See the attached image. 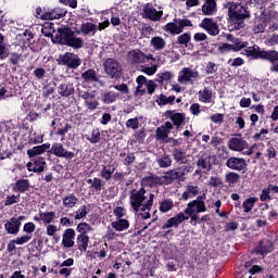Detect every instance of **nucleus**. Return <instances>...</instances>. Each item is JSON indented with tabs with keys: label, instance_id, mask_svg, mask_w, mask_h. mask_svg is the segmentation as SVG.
<instances>
[{
	"label": "nucleus",
	"instance_id": "obj_1",
	"mask_svg": "<svg viewBox=\"0 0 278 278\" xmlns=\"http://www.w3.org/2000/svg\"><path fill=\"white\" fill-rule=\"evenodd\" d=\"M232 51L238 53L241 51V55H247L249 60H264L270 62L271 66L269 71L271 73H278V51L261 49L257 43L249 47V41H242L237 38L232 45Z\"/></svg>",
	"mask_w": 278,
	"mask_h": 278
},
{
	"label": "nucleus",
	"instance_id": "obj_2",
	"mask_svg": "<svg viewBox=\"0 0 278 278\" xmlns=\"http://www.w3.org/2000/svg\"><path fill=\"white\" fill-rule=\"evenodd\" d=\"M228 16L233 23L235 29H244L247 27L244 21L251 18V11H249V7L238 3L228 9Z\"/></svg>",
	"mask_w": 278,
	"mask_h": 278
},
{
	"label": "nucleus",
	"instance_id": "obj_3",
	"mask_svg": "<svg viewBox=\"0 0 278 278\" xmlns=\"http://www.w3.org/2000/svg\"><path fill=\"white\" fill-rule=\"evenodd\" d=\"M205 199H207V195L203 193L199 195L195 200L189 202L187 204V207L184 210V214L191 218V223H197V220H199V214L207 212Z\"/></svg>",
	"mask_w": 278,
	"mask_h": 278
},
{
	"label": "nucleus",
	"instance_id": "obj_4",
	"mask_svg": "<svg viewBox=\"0 0 278 278\" xmlns=\"http://www.w3.org/2000/svg\"><path fill=\"white\" fill-rule=\"evenodd\" d=\"M76 231H78L76 238L77 249L80 251V253H86V251H88V244H90L88 231H92V226L86 222H83L77 225Z\"/></svg>",
	"mask_w": 278,
	"mask_h": 278
},
{
	"label": "nucleus",
	"instance_id": "obj_5",
	"mask_svg": "<svg viewBox=\"0 0 278 278\" xmlns=\"http://www.w3.org/2000/svg\"><path fill=\"white\" fill-rule=\"evenodd\" d=\"M189 173H192V167L188 165H181L177 168L169 169L164 175V179H166V186H170L173 181H186V177Z\"/></svg>",
	"mask_w": 278,
	"mask_h": 278
},
{
	"label": "nucleus",
	"instance_id": "obj_6",
	"mask_svg": "<svg viewBox=\"0 0 278 278\" xmlns=\"http://www.w3.org/2000/svg\"><path fill=\"white\" fill-rule=\"evenodd\" d=\"M147 189H144V187H141L139 190H130L129 205L131 210H134V212L138 214V212H140V207H142V203H147Z\"/></svg>",
	"mask_w": 278,
	"mask_h": 278
},
{
	"label": "nucleus",
	"instance_id": "obj_7",
	"mask_svg": "<svg viewBox=\"0 0 278 278\" xmlns=\"http://www.w3.org/2000/svg\"><path fill=\"white\" fill-rule=\"evenodd\" d=\"M186 27H192V21L189 18H174V22H169L164 26V31L172 34V36H179L184 34Z\"/></svg>",
	"mask_w": 278,
	"mask_h": 278
},
{
	"label": "nucleus",
	"instance_id": "obj_8",
	"mask_svg": "<svg viewBox=\"0 0 278 278\" xmlns=\"http://www.w3.org/2000/svg\"><path fill=\"white\" fill-rule=\"evenodd\" d=\"M56 62L60 66H67V68H72L74 71L81 66V59H79V55L73 52H65L64 54H60Z\"/></svg>",
	"mask_w": 278,
	"mask_h": 278
},
{
	"label": "nucleus",
	"instance_id": "obj_9",
	"mask_svg": "<svg viewBox=\"0 0 278 278\" xmlns=\"http://www.w3.org/2000/svg\"><path fill=\"white\" fill-rule=\"evenodd\" d=\"M104 71L112 79H121L123 75V66L116 59H108L104 64Z\"/></svg>",
	"mask_w": 278,
	"mask_h": 278
},
{
	"label": "nucleus",
	"instance_id": "obj_10",
	"mask_svg": "<svg viewBox=\"0 0 278 278\" xmlns=\"http://www.w3.org/2000/svg\"><path fill=\"white\" fill-rule=\"evenodd\" d=\"M74 33L75 31H73L72 27H60L58 28V33L55 34V36L52 37V42L54 45H61L62 47H66Z\"/></svg>",
	"mask_w": 278,
	"mask_h": 278
},
{
	"label": "nucleus",
	"instance_id": "obj_11",
	"mask_svg": "<svg viewBox=\"0 0 278 278\" xmlns=\"http://www.w3.org/2000/svg\"><path fill=\"white\" fill-rule=\"evenodd\" d=\"M48 153L55 155V157H63L64 160H67V162H71V160L75 157V152L64 149V144L61 142H54L51 149L48 150Z\"/></svg>",
	"mask_w": 278,
	"mask_h": 278
},
{
	"label": "nucleus",
	"instance_id": "obj_12",
	"mask_svg": "<svg viewBox=\"0 0 278 278\" xmlns=\"http://www.w3.org/2000/svg\"><path fill=\"white\" fill-rule=\"evenodd\" d=\"M166 118H169L173 125V129L179 131L182 125L186 124V113H177L175 110H167L165 112Z\"/></svg>",
	"mask_w": 278,
	"mask_h": 278
},
{
	"label": "nucleus",
	"instance_id": "obj_13",
	"mask_svg": "<svg viewBox=\"0 0 278 278\" xmlns=\"http://www.w3.org/2000/svg\"><path fill=\"white\" fill-rule=\"evenodd\" d=\"M66 14H68V11H66V9H62V8L48 9L42 13L41 21H60V18H64Z\"/></svg>",
	"mask_w": 278,
	"mask_h": 278
},
{
	"label": "nucleus",
	"instance_id": "obj_14",
	"mask_svg": "<svg viewBox=\"0 0 278 278\" xmlns=\"http://www.w3.org/2000/svg\"><path fill=\"white\" fill-rule=\"evenodd\" d=\"M227 168L230 170H238L239 173H247V160L243 157L231 156L226 162Z\"/></svg>",
	"mask_w": 278,
	"mask_h": 278
},
{
	"label": "nucleus",
	"instance_id": "obj_15",
	"mask_svg": "<svg viewBox=\"0 0 278 278\" xmlns=\"http://www.w3.org/2000/svg\"><path fill=\"white\" fill-rule=\"evenodd\" d=\"M273 251H275V244L270 239L261 240L257 247L253 249V253L257 255H266V253H273Z\"/></svg>",
	"mask_w": 278,
	"mask_h": 278
},
{
	"label": "nucleus",
	"instance_id": "obj_16",
	"mask_svg": "<svg viewBox=\"0 0 278 278\" xmlns=\"http://www.w3.org/2000/svg\"><path fill=\"white\" fill-rule=\"evenodd\" d=\"M202 29H205L210 36H218L220 34V29L218 28V24L214 22L213 18L204 17L202 23L199 25Z\"/></svg>",
	"mask_w": 278,
	"mask_h": 278
},
{
	"label": "nucleus",
	"instance_id": "obj_17",
	"mask_svg": "<svg viewBox=\"0 0 278 278\" xmlns=\"http://www.w3.org/2000/svg\"><path fill=\"white\" fill-rule=\"evenodd\" d=\"M141 186H148L149 188H153V186H166V179H164V176L150 174V176L141 179Z\"/></svg>",
	"mask_w": 278,
	"mask_h": 278
},
{
	"label": "nucleus",
	"instance_id": "obj_18",
	"mask_svg": "<svg viewBox=\"0 0 278 278\" xmlns=\"http://www.w3.org/2000/svg\"><path fill=\"white\" fill-rule=\"evenodd\" d=\"M51 127L55 134V136H66L68 134V129H71V125L66 122H62L61 118H55L51 123Z\"/></svg>",
	"mask_w": 278,
	"mask_h": 278
},
{
	"label": "nucleus",
	"instance_id": "obj_19",
	"mask_svg": "<svg viewBox=\"0 0 278 278\" xmlns=\"http://www.w3.org/2000/svg\"><path fill=\"white\" fill-rule=\"evenodd\" d=\"M216 156L210 155L207 153H203L202 155L199 156L197 161V166L204 170V173H210L212 170V160H215Z\"/></svg>",
	"mask_w": 278,
	"mask_h": 278
},
{
	"label": "nucleus",
	"instance_id": "obj_20",
	"mask_svg": "<svg viewBox=\"0 0 278 278\" xmlns=\"http://www.w3.org/2000/svg\"><path fill=\"white\" fill-rule=\"evenodd\" d=\"M51 149V143L47 142V143H42L40 146H35L31 149L27 150V155L29 157V160H34L36 157H40V155H42V153H49V150Z\"/></svg>",
	"mask_w": 278,
	"mask_h": 278
},
{
	"label": "nucleus",
	"instance_id": "obj_21",
	"mask_svg": "<svg viewBox=\"0 0 278 278\" xmlns=\"http://www.w3.org/2000/svg\"><path fill=\"white\" fill-rule=\"evenodd\" d=\"M162 16H164L163 11H157V9L151 7L150 4H146L143 7V18H149V21H161Z\"/></svg>",
	"mask_w": 278,
	"mask_h": 278
},
{
	"label": "nucleus",
	"instance_id": "obj_22",
	"mask_svg": "<svg viewBox=\"0 0 278 278\" xmlns=\"http://www.w3.org/2000/svg\"><path fill=\"white\" fill-rule=\"evenodd\" d=\"M228 148L230 151L242 152L244 149H249V142L243 138L232 137L228 142Z\"/></svg>",
	"mask_w": 278,
	"mask_h": 278
},
{
	"label": "nucleus",
	"instance_id": "obj_23",
	"mask_svg": "<svg viewBox=\"0 0 278 278\" xmlns=\"http://www.w3.org/2000/svg\"><path fill=\"white\" fill-rule=\"evenodd\" d=\"M75 236L77 233L73 228H67L63 231L62 245L64 249H73L75 247Z\"/></svg>",
	"mask_w": 278,
	"mask_h": 278
},
{
	"label": "nucleus",
	"instance_id": "obj_24",
	"mask_svg": "<svg viewBox=\"0 0 278 278\" xmlns=\"http://www.w3.org/2000/svg\"><path fill=\"white\" fill-rule=\"evenodd\" d=\"M170 131H173V123L165 122L164 125L157 127L155 130L156 140H166Z\"/></svg>",
	"mask_w": 278,
	"mask_h": 278
},
{
	"label": "nucleus",
	"instance_id": "obj_25",
	"mask_svg": "<svg viewBox=\"0 0 278 278\" xmlns=\"http://www.w3.org/2000/svg\"><path fill=\"white\" fill-rule=\"evenodd\" d=\"M184 220H188V217L184 214V212L178 213L174 217H170L163 226L162 229H170V227H178L184 223Z\"/></svg>",
	"mask_w": 278,
	"mask_h": 278
},
{
	"label": "nucleus",
	"instance_id": "obj_26",
	"mask_svg": "<svg viewBox=\"0 0 278 278\" xmlns=\"http://www.w3.org/2000/svg\"><path fill=\"white\" fill-rule=\"evenodd\" d=\"M216 0H205V3L202 5V14L204 16H214L217 12Z\"/></svg>",
	"mask_w": 278,
	"mask_h": 278
},
{
	"label": "nucleus",
	"instance_id": "obj_27",
	"mask_svg": "<svg viewBox=\"0 0 278 278\" xmlns=\"http://www.w3.org/2000/svg\"><path fill=\"white\" fill-rule=\"evenodd\" d=\"M4 229L11 236H16L21 231V223L16 222V217H12L4 224Z\"/></svg>",
	"mask_w": 278,
	"mask_h": 278
},
{
	"label": "nucleus",
	"instance_id": "obj_28",
	"mask_svg": "<svg viewBox=\"0 0 278 278\" xmlns=\"http://www.w3.org/2000/svg\"><path fill=\"white\" fill-rule=\"evenodd\" d=\"M136 84H137V88L135 91V97H138V94H140V97H144V94H147V89H142V87L147 86V84H149V80L144 75H139L136 78Z\"/></svg>",
	"mask_w": 278,
	"mask_h": 278
},
{
	"label": "nucleus",
	"instance_id": "obj_29",
	"mask_svg": "<svg viewBox=\"0 0 278 278\" xmlns=\"http://www.w3.org/2000/svg\"><path fill=\"white\" fill-rule=\"evenodd\" d=\"M29 188H31L29 179L22 178L14 184L13 191L23 194L24 192H27Z\"/></svg>",
	"mask_w": 278,
	"mask_h": 278
},
{
	"label": "nucleus",
	"instance_id": "obj_30",
	"mask_svg": "<svg viewBox=\"0 0 278 278\" xmlns=\"http://www.w3.org/2000/svg\"><path fill=\"white\" fill-rule=\"evenodd\" d=\"M30 160L34 164L33 173H45V166H47V160L43 156H37Z\"/></svg>",
	"mask_w": 278,
	"mask_h": 278
},
{
	"label": "nucleus",
	"instance_id": "obj_31",
	"mask_svg": "<svg viewBox=\"0 0 278 278\" xmlns=\"http://www.w3.org/2000/svg\"><path fill=\"white\" fill-rule=\"evenodd\" d=\"M58 92L61 97H71L75 92V86L71 83H63L58 87Z\"/></svg>",
	"mask_w": 278,
	"mask_h": 278
},
{
	"label": "nucleus",
	"instance_id": "obj_32",
	"mask_svg": "<svg viewBox=\"0 0 278 278\" xmlns=\"http://www.w3.org/2000/svg\"><path fill=\"white\" fill-rule=\"evenodd\" d=\"M81 79L85 84H92L99 81V76L97 75V71L89 68L81 74Z\"/></svg>",
	"mask_w": 278,
	"mask_h": 278
},
{
	"label": "nucleus",
	"instance_id": "obj_33",
	"mask_svg": "<svg viewBox=\"0 0 278 278\" xmlns=\"http://www.w3.org/2000/svg\"><path fill=\"white\" fill-rule=\"evenodd\" d=\"M77 34H84V36L92 34V36H94V34H97V24L90 22L83 23L80 29L77 30Z\"/></svg>",
	"mask_w": 278,
	"mask_h": 278
},
{
	"label": "nucleus",
	"instance_id": "obj_34",
	"mask_svg": "<svg viewBox=\"0 0 278 278\" xmlns=\"http://www.w3.org/2000/svg\"><path fill=\"white\" fill-rule=\"evenodd\" d=\"M66 47H71L75 50L84 49V39H81V37L75 36V33H73L72 37H70V41H67Z\"/></svg>",
	"mask_w": 278,
	"mask_h": 278
},
{
	"label": "nucleus",
	"instance_id": "obj_35",
	"mask_svg": "<svg viewBox=\"0 0 278 278\" xmlns=\"http://www.w3.org/2000/svg\"><path fill=\"white\" fill-rule=\"evenodd\" d=\"M225 184H227L230 188H233L236 184H240V174L236 172H228L225 175Z\"/></svg>",
	"mask_w": 278,
	"mask_h": 278
},
{
	"label": "nucleus",
	"instance_id": "obj_36",
	"mask_svg": "<svg viewBox=\"0 0 278 278\" xmlns=\"http://www.w3.org/2000/svg\"><path fill=\"white\" fill-rule=\"evenodd\" d=\"M176 99L177 97L175 96L166 97V94L161 93L156 99V103L160 105V108H163V105H175Z\"/></svg>",
	"mask_w": 278,
	"mask_h": 278
},
{
	"label": "nucleus",
	"instance_id": "obj_37",
	"mask_svg": "<svg viewBox=\"0 0 278 278\" xmlns=\"http://www.w3.org/2000/svg\"><path fill=\"white\" fill-rule=\"evenodd\" d=\"M172 157L176 164H186V151L179 148L173 150Z\"/></svg>",
	"mask_w": 278,
	"mask_h": 278
},
{
	"label": "nucleus",
	"instance_id": "obj_38",
	"mask_svg": "<svg viewBox=\"0 0 278 278\" xmlns=\"http://www.w3.org/2000/svg\"><path fill=\"white\" fill-rule=\"evenodd\" d=\"M87 184L90 186V190H93V192H101L103 190V180L101 178L94 177L87 179Z\"/></svg>",
	"mask_w": 278,
	"mask_h": 278
},
{
	"label": "nucleus",
	"instance_id": "obj_39",
	"mask_svg": "<svg viewBox=\"0 0 278 278\" xmlns=\"http://www.w3.org/2000/svg\"><path fill=\"white\" fill-rule=\"evenodd\" d=\"M114 170H116V167L112 168L110 165H102L100 177L104 179V181H110L114 175Z\"/></svg>",
	"mask_w": 278,
	"mask_h": 278
},
{
	"label": "nucleus",
	"instance_id": "obj_40",
	"mask_svg": "<svg viewBox=\"0 0 278 278\" xmlns=\"http://www.w3.org/2000/svg\"><path fill=\"white\" fill-rule=\"evenodd\" d=\"M191 40H192V34L184 33L177 37L175 45H179L180 47L187 48L188 45H190Z\"/></svg>",
	"mask_w": 278,
	"mask_h": 278
},
{
	"label": "nucleus",
	"instance_id": "obj_41",
	"mask_svg": "<svg viewBox=\"0 0 278 278\" xmlns=\"http://www.w3.org/2000/svg\"><path fill=\"white\" fill-rule=\"evenodd\" d=\"M257 201H258V199L256 197L247 198L242 203L243 212L245 214H249L250 212H252L253 207H255V203H257Z\"/></svg>",
	"mask_w": 278,
	"mask_h": 278
},
{
	"label": "nucleus",
	"instance_id": "obj_42",
	"mask_svg": "<svg viewBox=\"0 0 278 278\" xmlns=\"http://www.w3.org/2000/svg\"><path fill=\"white\" fill-rule=\"evenodd\" d=\"M111 227L115 229V231H125L129 228V220L127 219H117L111 223Z\"/></svg>",
	"mask_w": 278,
	"mask_h": 278
},
{
	"label": "nucleus",
	"instance_id": "obj_43",
	"mask_svg": "<svg viewBox=\"0 0 278 278\" xmlns=\"http://www.w3.org/2000/svg\"><path fill=\"white\" fill-rule=\"evenodd\" d=\"M156 163L160 168H170L173 166V159L169 154H163L156 160Z\"/></svg>",
	"mask_w": 278,
	"mask_h": 278
},
{
	"label": "nucleus",
	"instance_id": "obj_44",
	"mask_svg": "<svg viewBox=\"0 0 278 278\" xmlns=\"http://www.w3.org/2000/svg\"><path fill=\"white\" fill-rule=\"evenodd\" d=\"M150 45L153 47V49H155V51H162V49L166 47V40L160 36L152 37Z\"/></svg>",
	"mask_w": 278,
	"mask_h": 278
},
{
	"label": "nucleus",
	"instance_id": "obj_45",
	"mask_svg": "<svg viewBox=\"0 0 278 278\" xmlns=\"http://www.w3.org/2000/svg\"><path fill=\"white\" fill-rule=\"evenodd\" d=\"M119 97H121V93L109 91L102 96V102L105 105H110L111 103H114Z\"/></svg>",
	"mask_w": 278,
	"mask_h": 278
},
{
	"label": "nucleus",
	"instance_id": "obj_46",
	"mask_svg": "<svg viewBox=\"0 0 278 278\" xmlns=\"http://www.w3.org/2000/svg\"><path fill=\"white\" fill-rule=\"evenodd\" d=\"M132 62L134 64H144L147 62V54L141 50H132Z\"/></svg>",
	"mask_w": 278,
	"mask_h": 278
},
{
	"label": "nucleus",
	"instance_id": "obj_47",
	"mask_svg": "<svg viewBox=\"0 0 278 278\" xmlns=\"http://www.w3.org/2000/svg\"><path fill=\"white\" fill-rule=\"evenodd\" d=\"M86 140L91 144H99V142H101V130L99 128H93L91 130V136H86Z\"/></svg>",
	"mask_w": 278,
	"mask_h": 278
},
{
	"label": "nucleus",
	"instance_id": "obj_48",
	"mask_svg": "<svg viewBox=\"0 0 278 278\" xmlns=\"http://www.w3.org/2000/svg\"><path fill=\"white\" fill-rule=\"evenodd\" d=\"M179 84H184V81H192V70L189 67L182 68V71L178 75Z\"/></svg>",
	"mask_w": 278,
	"mask_h": 278
},
{
	"label": "nucleus",
	"instance_id": "obj_49",
	"mask_svg": "<svg viewBox=\"0 0 278 278\" xmlns=\"http://www.w3.org/2000/svg\"><path fill=\"white\" fill-rule=\"evenodd\" d=\"M77 197L75 193H71L70 195H66L63 198V206L67 208H73L77 205Z\"/></svg>",
	"mask_w": 278,
	"mask_h": 278
},
{
	"label": "nucleus",
	"instance_id": "obj_50",
	"mask_svg": "<svg viewBox=\"0 0 278 278\" xmlns=\"http://www.w3.org/2000/svg\"><path fill=\"white\" fill-rule=\"evenodd\" d=\"M154 199H155V194L149 193L148 200L146 202L141 203L139 212H151V208L153 207Z\"/></svg>",
	"mask_w": 278,
	"mask_h": 278
},
{
	"label": "nucleus",
	"instance_id": "obj_51",
	"mask_svg": "<svg viewBox=\"0 0 278 278\" xmlns=\"http://www.w3.org/2000/svg\"><path fill=\"white\" fill-rule=\"evenodd\" d=\"M174 207L175 203L173 202V200L168 199L161 201L159 210L162 214H166V212H170V210H173Z\"/></svg>",
	"mask_w": 278,
	"mask_h": 278
},
{
	"label": "nucleus",
	"instance_id": "obj_52",
	"mask_svg": "<svg viewBox=\"0 0 278 278\" xmlns=\"http://www.w3.org/2000/svg\"><path fill=\"white\" fill-rule=\"evenodd\" d=\"M41 220L43 225H51L55 220V212H41Z\"/></svg>",
	"mask_w": 278,
	"mask_h": 278
},
{
	"label": "nucleus",
	"instance_id": "obj_53",
	"mask_svg": "<svg viewBox=\"0 0 278 278\" xmlns=\"http://www.w3.org/2000/svg\"><path fill=\"white\" fill-rule=\"evenodd\" d=\"M170 79H173V73L163 72L157 74V78H155V81L157 84H164V81H170Z\"/></svg>",
	"mask_w": 278,
	"mask_h": 278
},
{
	"label": "nucleus",
	"instance_id": "obj_54",
	"mask_svg": "<svg viewBox=\"0 0 278 278\" xmlns=\"http://www.w3.org/2000/svg\"><path fill=\"white\" fill-rule=\"evenodd\" d=\"M201 98L200 101H202V103H212V91L207 88H204V90L201 92Z\"/></svg>",
	"mask_w": 278,
	"mask_h": 278
},
{
	"label": "nucleus",
	"instance_id": "obj_55",
	"mask_svg": "<svg viewBox=\"0 0 278 278\" xmlns=\"http://www.w3.org/2000/svg\"><path fill=\"white\" fill-rule=\"evenodd\" d=\"M113 214L116 217V220L124 219L127 216V210L123 206H117L113 210Z\"/></svg>",
	"mask_w": 278,
	"mask_h": 278
},
{
	"label": "nucleus",
	"instance_id": "obj_56",
	"mask_svg": "<svg viewBox=\"0 0 278 278\" xmlns=\"http://www.w3.org/2000/svg\"><path fill=\"white\" fill-rule=\"evenodd\" d=\"M126 127L127 129H134V131H136V129L140 127V121H138V117L129 118L126 122Z\"/></svg>",
	"mask_w": 278,
	"mask_h": 278
},
{
	"label": "nucleus",
	"instance_id": "obj_57",
	"mask_svg": "<svg viewBox=\"0 0 278 278\" xmlns=\"http://www.w3.org/2000/svg\"><path fill=\"white\" fill-rule=\"evenodd\" d=\"M86 216H88V206L83 205L78 208L74 218L75 220H81V218H86Z\"/></svg>",
	"mask_w": 278,
	"mask_h": 278
},
{
	"label": "nucleus",
	"instance_id": "obj_58",
	"mask_svg": "<svg viewBox=\"0 0 278 278\" xmlns=\"http://www.w3.org/2000/svg\"><path fill=\"white\" fill-rule=\"evenodd\" d=\"M21 201V194H12L7 197L5 201H4V205L8 207L10 205H14V203H18Z\"/></svg>",
	"mask_w": 278,
	"mask_h": 278
},
{
	"label": "nucleus",
	"instance_id": "obj_59",
	"mask_svg": "<svg viewBox=\"0 0 278 278\" xmlns=\"http://www.w3.org/2000/svg\"><path fill=\"white\" fill-rule=\"evenodd\" d=\"M23 231L27 236H31L34 231H36V224H34L33 222L24 224Z\"/></svg>",
	"mask_w": 278,
	"mask_h": 278
},
{
	"label": "nucleus",
	"instance_id": "obj_60",
	"mask_svg": "<svg viewBox=\"0 0 278 278\" xmlns=\"http://www.w3.org/2000/svg\"><path fill=\"white\" fill-rule=\"evenodd\" d=\"M260 201H262V203H265L266 201H273V197L270 195L268 188L262 190L260 194Z\"/></svg>",
	"mask_w": 278,
	"mask_h": 278
},
{
	"label": "nucleus",
	"instance_id": "obj_61",
	"mask_svg": "<svg viewBox=\"0 0 278 278\" xmlns=\"http://www.w3.org/2000/svg\"><path fill=\"white\" fill-rule=\"evenodd\" d=\"M21 58H23V54L13 52L11 53L10 58H9V62L10 64H12L13 66H16L18 64V62H21Z\"/></svg>",
	"mask_w": 278,
	"mask_h": 278
},
{
	"label": "nucleus",
	"instance_id": "obj_62",
	"mask_svg": "<svg viewBox=\"0 0 278 278\" xmlns=\"http://www.w3.org/2000/svg\"><path fill=\"white\" fill-rule=\"evenodd\" d=\"M136 162V154L134 152H130L127 154V156L123 160L124 166H131Z\"/></svg>",
	"mask_w": 278,
	"mask_h": 278
},
{
	"label": "nucleus",
	"instance_id": "obj_63",
	"mask_svg": "<svg viewBox=\"0 0 278 278\" xmlns=\"http://www.w3.org/2000/svg\"><path fill=\"white\" fill-rule=\"evenodd\" d=\"M266 134H268V129L263 128V129L260 130V132L254 134L253 140H255V141H257V140L264 141V140H266Z\"/></svg>",
	"mask_w": 278,
	"mask_h": 278
},
{
	"label": "nucleus",
	"instance_id": "obj_64",
	"mask_svg": "<svg viewBox=\"0 0 278 278\" xmlns=\"http://www.w3.org/2000/svg\"><path fill=\"white\" fill-rule=\"evenodd\" d=\"M147 90L148 94H154L155 93V88H157V84H155V80H148L147 83Z\"/></svg>",
	"mask_w": 278,
	"mask_h": 278
}]
</instances>
